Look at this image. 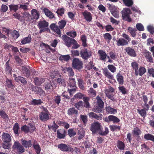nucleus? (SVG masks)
<instances>
[{
  "instance_id": "ea45409f",
  "label": "nucleus",
  "mask_w": 154,
  "mask_h": 154,
  "mask_svg": "<svg viewBox=\"0 0 154 154\" xmlns=\"http://www.w3.org/2000/svg\"><path fill=\"white\" fill-rule=\"evenodd\" d=\"M105 109L106 112L109 113L114 114L117 112L116 109L112 108L110 106H106Z\"/></svg>"
},
{
  "instance_id": "b1692460",
  "label": "nucleus",
  "mask_w": 154,
  "mask_h": 154,
  "mask_svg": "<svg viewBox=\"0 0 154 154\" xmlns=\"http://www.w3.org/2000/svg\"><path fill=\"white\" fill-rule=\"evenodd\" d=\"M31 13L32 15V20L35 19V20H37L39 18V12L36 9H33L31 11Z\"/></svg>"
},
{
  "instance_id": "bf43d9fd",
  "label": "nucleus",
  "mask_w": 154,
  "mask_h": 154,
  "mask_svg": "<svg viewBox=\"0 0 154 154\" xmlns=\"http://www.w3.org/2000/svg\"><path fill=\"white\" fill-rule=\"evenodd\" d=\"M81 40L82 41V45L84 47H86L87 46L86 43V37L85 35H82L81 37Z\"/></svg>"
},
{
  "instance_id": "c85d7f7f",
  "label": "nucleus",
  "mask_w": 154,
  "mask_h": 154,
  "mask_svg": "<svg viewBox=\"0 0 154 154\" xmlns=\"http://www.w3.org/2000/svg\"><path fill=\"white\" fill-rule=\"evenodd\" d=\"M116 79L119 85H122L124 82V77L120 72L118 73L116 75Z\"/></svg>"
},
{
  "instance_id": "0eeeda50",
  "label": "nucleus",
  "mask_w": 154,
  "mask_h": 154,
  "mask_svg": "<svg viewBox=\"0 0 154 154\" xmlns=\"http://www.w3.org/2000/svg\"><path fill=\"white\" fill-rule=\"evenodd\" d=\"M43 110L40 113L39 119L42 122L46 121L50 119L51 115L47 108L43 107Z\"/></svg>"
},
{
  "instance_id": "5fc2aeb1",
  "label": "nucleus",
  "mask_w": 154,
  "mask_h": 154,
  "mask_svg": "<svg viewBox=\"0 0 154 154\" xmlns=\"http://www.w3.org/2000/svg\"><path fill=\"white\" fill-rule=\"evenodd\" d=\"M80 118L82 121L84 125L85 126L88 121V116L86 115H81Z\"/></svg>"
},
{
  "instance_id": "a878e982",
  "label": "nucleus",
  "mask_w": 154,
  "mask_h": 154,
  "mask_svg": "<svg viewBox=\"0 0 154 154\" xmlns=\"http://www.w3.org/2000/svg\"><path fill=\"white\" fill-rule=\"evenodd\" d=\"M62 71L64 73L67 72L69 76H72L74 75L73 70L71 67H64L62 69Z\"/></svg>"
},
{
  "instance_id": "de8ad7c7",
  "label": "nucleus",
  "mask_w": 154,
  "mask_h": 154,
  "mask_svg": "<svg viewBox=\"0 0 154 154\" xmlns=\"http://www.w3.org/2000/svg\"><path fill=\"white\" fill-rule=\"evenodd\" d=\"M6 85L8 88H11L12 89H14L15 88L14 85L12 83V80L7 78L6 80Z\"/></svg>"
},
{
  "instance_id": "052dcab7",
  "label": "nucleus",
  "mask_w": 154,
  "mask_h": 154,
  "mask_svg": "<svg viewBox=\"0 0 154 154\" xmlns=\"http://www.w3.org/2000/svg\"><path fill=\"white\" fill-rule=\"evenodd\" d=\"M119 91L122 94L125 95L127 93V90L126 88L123 86H119L118 88Z\"/></svg>"
},
{
  "instance_id": "0e129e2a",
  "label": "nucleus",
  "mask_w": 154,
  "mask_h": 154,
  "mask_svg": "<svg viewBox=\"0 0 154 154\" xmlns=\"http://www.w3.org/2000/svg\"><path fill=\"white\" fill-rule=\"evenodd\" d=\"M78 135L79 136L78 137V140H80L84 137L85 134L83 131H79L78 132Z\"/></svg>"
},
{
  "instance_id": "f704fd0d",
  "label": "nucleus",
  "mask_w": 154,
  "mask_h": 154,
  "mask_svg": "<svg viewBox=\"0 0 154 154\" xmlns=\"http://www.w3.org/2000/svg\"><path fill=\"white\" fill-rule=\"evenodd\" d=\"M32 40L31 35L29 34L28 37L23 38L21 41V43L22 44H25L30 43Z\"/></svg>"
},
{
  "instance_id": "5701e85b",
  "label": "nucleus",
  "mask_w": 154,
  "mask_h": 154,
  "mask_svg": "<svg viewBox=\"0 0 154 154\" xmlns=\"http://www.w3.org/2000/svg\"><path fill=\"white\" fill-rule=\"evenodd\" d=\"M146 69L145 68L142 66H140L135 73V75L136 76L139 75L140 76H142L146 72Z\"/></svg>"
},
{
  "instance_id": "e2e57ef3",
  "label": "nucleus",
  "mask_w": 154,
  "mask_h": 154,
  "mask_svg": "<svg viewBox=\"0 0 154 154\" xmlns=\"http://www.w3.org/2000/svg\"><path fill=\"white\" fill-rule=\"evenodd\" d=\"M68 134L70 137H72L76 134V132L74 130L73 128H70L68 130Z\"/></svg>"
},
{
  "instance_id": "a211bd4d",
  "label": "nucleus",
  "mask_w": 154,
  "mask_h": 154,
  "mask_svg": "<svg viewBox=\"0 0 154 154\" xmlns=\"http://www.w3.org/2000/svg\"><path fill=\"white\" fill-rule=\"evenodd\" d=\"M89 117L92 119H94L100 121L102 120L103 116L101 114L98 115L93 112H91L89 113Z\"/></svg>"
},
{
  "instance_id": "9b49d317",
  "label": "nucleus",
  "mask_w": 154,
  "mask_h": 154,
  "mask_svg": "<svg viewBox=\"0 0 154 154\" xmlns=\"http://www.w3.org/2000/svg\"><path fill=\"white\" fill-rule=\"evenodd\" d=\"M144 94L145 93H144L142 95V99L144 102L143 108L146 109L147 110H148L149 108V105L152 106V105L153 101L152 99L151 98L148 104V98L147 96Z\"/></svg>"
},
{
  "instance_id": "13d9d810",
  "label": "nucleus",
  "mask_w": 154,
  "mask_h": 154,
  "mask_svg": "<svg viewBox=\"0 0 154 154\" xmlns=\"http://www.w3.org/2000/svg\"><path fill=\"white\" fill-rule=\"evenodd\" d=\"M69 84L70 88H74L76 87V82L74 79L72 78H69Z\"/></svg>"
},
{
  "instance_id": "69168bd1",
  "label": "nucleus",
  "mask_w": 154,
  "mask_h": 154,
  "mask_svg": "<svg viewBox=\"0 0 154 154\" xmlns=\"http://www.w3.org/2000/svg\"><path fill=\"white\" fill-rule=\"evenodd\" d=\"M54 101L55 103L57 105H59L60 103L61 97L60 96L57 95L54 97Z\"/></svg>"
},
{
  "instance_id": "cd10ccee",
  "label": "nucleus",
  "mask_w": 154,
  "mask_h": 154,
  "mask_svg": "<svg viewBox=\"0 0 154 154\" xmlns=\"http://www.w3.org/2000/svg\"><path fill=\"white\" fill-rule=\"evenodd\" d=\"M143 54L148 61L150 63H153V58L151 52L146 51L144 52Z\"/></svg>"
},
{
  "instance_id": "8fccbe9b",
  "label": "nucleus",
  "mask_w": 154,
  "mask_h": 154,
  "mask_svg": "<svg viewBox=\"0 0 154 154\" xmlns=\"http://www.w3.org/2000/svg\"><path fill=\"white\" fill-rule=\"evenodd\" d=\"M23 17L25 20L28 22H31L32 20V17L30 14L27 12H24L23 14Z\"/></svg>"
},
{
  "instance_id": "f3484780",
  "label": "nucleus",
  "mask_w": 154,
  "mask_h": 154,
  "mask_svg": "<svg viewBox=\"0 0 154 154\" xmlns=\"http://www.w3.org/2000/svg\"><path fill=\"white\" fill-rule=\"evenodd\" d=\"M125 50L127 54L129 56L133 57H136L137 55L136 51L133 48L130 47H127Z\"/></svg>"
},
{
  "instance_id": "37998d69",
  "label": "nucleus",
  "mask_w": 154,
  "mask_h": 154,
  "mask_svg": "<svg viewBox=\"0 0 154 154\" xmlns=\"http://www.w3.org/2000/svg\"><path fill=\"white\" fill-rule=\"evenodd\" d=\"M141 131L140 129L137 127L134 128L132 131V134L135 136L140 137L139 135L141 134Z\"/></svg>"
},
{
  "instance_id": "6ab92c4d",
  "label": "nucleus",
  "mask_w": 154,
  "mask_h": 154,
  "mask_svg": "<svg viewBox=\"0 0 154 154\" xmlns=\"http://www.w3.org/2000/svg\"><path fill=\"white\" fill-rule=\"evenodd\" d=\"M66 133V131L64 129L58 130L57 133V138L60 139H64Z\"/></svg>"
},
{
  "instance_id": "39448f33",
  "label": "nucleus",
  "mask_w": 154,
  "mask_h": 154,
  "mask_svg": "<svg viewBox=\"0 0 154 154\" xmlns=\"http://www.w3.org/2000/svg\"><path fill=\"white\" fill-rule=\"evenodd\" d=\"M96 106L93 109V111L95 112H101L103 108L104 103L101 97L97 96L96 97Z\"/></svg>"
},
{
  "instance_id": "7c9ffc66",
  "label": "nucleus",
  "mask_w": 154,
  "mask_h": 154,
  "mask_svg": "<svg viewBox=\"0 0 154 154\" xmlns=\"http://www.w3.org/2000/svg\"><path fill=\"white\" fill-rule=\"evenodd\" d=\"M34 81L35 85L39 86L44 82L45 80L43 78L35 77L34 78Z\"/></svg>"
},
{
  "instance_id": "3c124183",
  "label": "nucleus",
  "mask_w": 154,
  "mask_h": 154,
  "mask_svg": "<svg viewBox=\"0 0 154 154\" xmlns=\"http://www.w3.org/2000/svg\"><path fill=\"white\" fill-rule=\"evenodd\" d=\"M43 103L41 99H33L31 102V104L34 105H39Z\"/></svg>"
},
{
  "instance_id": "473e14b6",
  "label": "nucleus",
  "mask_w": 154,
  "mask_h": 154,
  "mask_svg": "<svg viewBox=\"0 0 154 154\" xmlns=\"http://www.w3.org/2000/svg\"><path fill=\"white\" fill-rule=\"evenodd\" d=\"M15 81L18 83L20 82L23 85H26L27 83V81L26 79L21 76H18L17 78H16Z\"/></svg>"
},
{
  "instance_id": "aec40b11",
  "label": "nucleus",
  "mask_w": 154,
  "mask_h": 154,
  "mask_svg": "<svg viewBox=\"0 0 154 154\" xmlns=\"http://www.w3.org/2000/svg\"><path fill=\"white\" fill-rule=\"evenodd\" d=\"M82 14L86 21L89 22L92 21V17L90 12L85 11L82 12Z\"/></svg>"
},
{
  "instance_id": "680f3d73",
  "label": "nucleus",
  "mask_w": 154,
  "mask_h": 154,
  "mask_svg": "<svg viewBox=\"0 0 154 154\" xmlns=\"http://www.w3.org/2000/svg\"><path fill=\"white\" fill-rule=\"evenodd\" d=\"M10 10L11 11H14L16 12L18 10V5H9Z\"/></svg>"
},
{
  "instance_id": "7ed1b4c3",
  "label": "nucleus",
  "mask_w": 154,
  "mask_h": 154,
  "mask_svg": "<svg viewBox=\"0 0 154 154\" xmlns=\"http://www.w3.org/2000/svg\"><path fill=\"white\" fill-rule=\"evenodd\" d=\"M2 137L3 142L2 144L3 148L5 149H8L10 147V143L11 140L10 135L8 133L4 132L2 134Z\"/></svg>"
},
{
  "instance_id": "20e7f679",
  "label": "nucleus",
  "mask_w": 154,
  "mask_h": 154,
  "mask_svg": "<svg viewBox=\"0 0 154 154\" xmlns=\"http://www.w3.org/2000/svg\"><path fill=\"white\" fill-rule=\"evenodd\" d=\"M123 38H120L116 40V45L118 46L126 45L128 44V42L131 39L129 35L125 33L122 34Z\"/></svg>"
},
{
  "instance_id": "a18cd8bd",
  "label": "nucleus",
  "mask_w": 154,
  "mask_h": 154,
  "mask_svg": "<svg viewBox=\"0 0 154 154\" xmlns=\"http://www.w3.org/2000/svg\"><path fill=\"white\" fill-rule=\"evenodd\" d=\"M128 30L129 33H130L131 36L132 37H135L136 35V32L137 29L135 28H133L131 27L128 28Z\"/></svg>"
},
{
  "instance_id": "338daca9",
  "label": "nucleus",
  "mask_w": 154,
  "mask_h": 154,
  "mask_svg": "<svg viewBox=\"0 0 154 154\" xmlns=\"http://www.w3.org/2000/svg\"><path fill=\"white\" fill-rule=\"evenodd\" d=\"M57 83L61 86H65L66 85L65 81L64 79L58 78L57 79Z\"/></svg>"
},
{
  "instance_id": "9d476101",
  "label": "nucleus",
  "mask_w": 154,
  "mask_h": 154,
  "mask_svg": "<svg viewBox=\"0 0 154 154\" xmlns=\"http://www.w3.org/2000/svg\"><path fill=\"white\" fill-rule=\"evenodd\" d=\"M72 67L73 69L80 70L83 67L82 61L78 58H74L72 61Z\"/></svg>"
},
{
  "instance_id": "c9c22d12",
  "label": "nucleus",
  "mask_w": 154,
  "mask_h": 154,
  "mask_svg": "<svg viewBox=\"0 0 154 154\" xmlns=\"http://www.w3.org/2000/svg\"><path fill=\"white\" fill-rule=\"evenodd\" d=\"M20 127L19 124L17 123H16L13 127L14 132L15 135L18 136L20 133V131L19 130Z\"/></svg>"
},
{
  "instance_id": "412c9836",
  "label": "nucleus",
  "mask_w": 154,
  "mask_h": 154,
  "mask_svg": "<svg viewBox=\"0 0 154 154\" xmlns=\"http://www.w3.org/2000/svg\"><path fill=\"white\" fill-rule=\"evenodd\" d=\"M97 53L99 57L100 60L105 61L107 55L104 51L102 50H99L98 51Z\"/></svg>"
},
{
  "instance_id": "4be33fe9",
  "label": "nucleus",
  "mask_w": 154,
  "mask_h": 154,
  "mask_svg": "<svg viewBox=\"0 0 154 154\" xmlns=\"http://www.w3.org/2000/svg\"><path fill=\"white\" fill-rule=\"evenodd\" d=\"M41 9L43 10L45 15L50 19H53L54 17V14L51 12L48 8H44Z\"/></svg>"
},
{
  "instance_id": "4d7b16f0",
  "label": "nucleus",
  "mask_w": 154,
  "mask_h": 154,
  "mask_svg": "<svg viewBox=\"0 0 154 154\" xmlns=\"http://www.w3.org/2000/svg\"><path fill=\"white\" fill-rule=\"evenodd\" d=\"M122 1L125 5L128 7H131L133 4L132 0H122Z\"/></svg>"
},
{
  "instance_id": "1a4fd4ad",
  "label": "nucleus",
  "mask_w": 154,
  "mask_h": 154,
  "mask_svg": "<svg viewBox=\"0 0 154 154\" xmlns=\"http://www.w3.org/2000/svg\"><path fill=\"white\" fill-rule=\"evenodd\" d=\"M92 52L91 51H88L87 48H84L80 51L81 57L85 60H87L88 58L91 57L92 55Z\"/></svg>"
},
{
  "instance_id": "49530a36",
  "label": "nucleus",
  "mask_w": 154,
  "mask_h": 154,
  "mask_svg": "<svg viewBox=\"0 0 154 154\" xmlns=\"http://www.w3.org/2000/svg\"><path fill=\"white\" fill-rule=\"evenodd\" d=\"M144 139L147 140H151L154 142V136L149 134H145L144 136Z\"/></svg>"
},
{
  "instance_id": "4468645a",
  "label": "nucleus",
  "mask_w": 154,
  "mask_h": 154,
  "mask_svg": "<svg viewBox=\"0 0 154 154\" xmlns=\"http://www.w3.org/2000/svg\"><path fill=\"white\" fill-rule=\"evenodd\" d=\"M13 149H16L19 154H21L25 151V149L22 145L19 142H14L12 146Z\"/></svg>"
},
{
  "instance_id": "72a5a7b5",
  "label": "nucleus",
  "mask_w": 154,
  "mask_h": 154,
  "mask_svg": "<svg viewBox=\"0 0 154 154\" xmlns=\"http://www.w3.org/2000/svg\"><path fill=\"white\" fill-rule=\"evenodd\" d=\"M10 60L9 59L5 63V71L7 73L11 74L12 72V70L11 67L10 66L9 62Z\"/></svg>"
},
{
  "instance_id": "79ce46f5",
  "label": "nucleus",
  "mask_w": 154,
  "mask_h": 154,
  "mask_svg": "<svg viewBox=\"0 0 154 154\" xmlns=\"http://www.w3.org/2000/svg\"><path fill=\"white\" fill-rule=\"evenodd\" d=\"M132 69L134 71V73L139 68V65L138 63L136 61L132 62L131 63Z\"/></svg>"
},
{
  "instance_id": "09e8293b",
  "label": "nucleus",
  "mask_w": 154,
  "mask_h": 154,
  "mask_svg": "<svg viewBox=\"0 0 154 154\" xmlns=\"http://www.w3.org/2000/svg\"><path fill=\"white\" fill-rule=\"evenodd\" d=\"M148 110H147L146 109H137V112L139 113L141 116L144 118L146 116V111Z\"/></svg>"
},
{
  "instance_id": "dca6fc26",
  "label": "nucleus",
  "mask_w": 154,
  "mask_h": 154,
  "mask_svg": "<svg viewBox=\"0 0 154 154\" xmlns=\"http://www.w3.org/2000/svg\"><path fill=\"white\" fill-rule=\"evenodd\" d=\"M62 38L65 42V44L69 48L71 46V44L73 42L72 39H74L70 38L66 35H63Z\"/></svg>"
},
{
  "instance_id": "ddd939ff",
  "label": "nucleus",
  "mask_w": 154,
  "mask_h": 154,
  "mask_svg": "<svg viewBox=\"0 0 154 154\" xmlns=\"http://www.w3.org/2000/svg\"><path fill=\"white\" fill-rule=\"evenodd\" d=\"M57 147L60 150L64 152H71L73 150V149L70 146L65 143H61L58 144Z\"/></svg>"
},
{
  "instance_id": "603ef678",
  "label": "nucleus",
  "mask_w": 154,
  "mask_h": 154,
  "mask_svg": "<svg viewBox=\"0 0 154 154\" xmlns=\"http://www.w3.org/2000/svg\"><path fill=\"white\" fill-rule=\"evenodd\" d=\"M0 116L1 117L4 119L8 121L9 119V117L5 111L0 110Z\"/></svg>"
},
{
  "instance_id": "2eb2a0df",
  "label": "nucleus",
  "mask_w": 154,
  "mask_h": 154,
  "mask_svg": "<svg viewBox=\"0 0 154 154\" xmlns=\"http://www.w3.org/2000/svg\"><path fill=\"white\" fill-rule=\"evenodd\" d=\"M103 120L109 123L112 122L113 123H117L119 122L120 119L116 116L113 115H109L108 117H105L103 119Z\"/></svg>"
},
{
  "instance_id": "2f4dec72",
  "label": "nucleus",
  "mask_w": 154,
  "mask_h": 154,
  "mask_svg": "<svg viewBox=\"0 0 154 154\" xmlns=\"http://www.w3.org/2000/svg\"><path fill=\"white\" fill-rule=\"evenodd\" d=\"M21 143L22 145L25 148L30 147L32 146V141L31 140L27 141L22 139Z\"/></svg>"
},
{
  "instance_id": "c756f323",
  "label": "nucleus",
  "mask_w": 154,
  "mask_h": 154,
  "mask_svg": "<svg viewBox=\"0 0 154 154\" xmlns=\"http://www.w3.org/2000/svg\"><path fill=\"white\" fill-rule=\"evenodd\" d=\"M116 146L120 150H124L126 147L125 143L120 140L116 142Z\"/></svg>"
},
{
  "instance_id": "774afa93",
  "label": "nucleus",
  "mask_w": 154,
  "mask_h": 154,
  "mask_svg": "<svg viewBox=\"0 0 154 154\" xmlns=\"http://www.w3.org/2000/svg\"><path fill=\"white\" fill-rule=\"evenodd\" d=\"M11 34L14 39H17L20 35L18 32L16 30L13 31Z\"/></svg>"
},
{
  "instance_id": "f8f14e48",
  "label": "nucleus",
  "mask_w": 154,
  "mask_h": 154,
  "mask_svg": "<svg viewBox=\"0 0 154 154\" xmlns=\"http://www.w3.org/2000/svg\"><path fill=\"white\" fill-rule=\"evenodd\" d=\"M32 91L34 92L35 94L41 96L44 95L45 94V92L41 87L34 85L31 84Z\"/></svg>"
},
{
  "instance_id": "bb28decb",
  "label": "nucleus",
  "mask_w": 154,
  "mask_h": 154,
  "mask_svg": "<svg viewBox=\"0 0 154 154\" xmlns=\"http://www.w3.org/2000/svg\"><path fill=\"white\" fill-rule=\"evenodd\" d=\"M78 113V111L74 107L69 109L67 111V114L69 116H76Z\"/></svg>"
},
{
  "instance_id": "e433bc0d",
  "label": "nucleus",
  "mask_w": 154,
  "mask_h": 154,
  "mask_svg": "<svg viewBox=\"0 0 154 154\" xmlns=\"http://www.w3.org/2000/svg\"><path fill=\"white\" fill-rule=\"evenodd\" d=\"M23 73L26 77H29L30 76V72H32V70L30 69L25 67L23 68Z\"/></svg>"
},
{
  "instance_id": "864d4df0",
  "label": "nucleus",
  "mask_w": 154,
  "mask_h": 154,
  "mask_svg": "<svg viewBox=\"0 0 154 154\" xmlns=\"http://www.w3.org/2000/svg\"><path fill=\"white\" fill-rule=\"evenodd\" d=\"M85 96V95L84 94H83L80 93H78L74 96L72 99H83V98L84 97H86Z\"/></svg>"
},
{
  "instance_id": "f03ea898",
  "label": "nucleus",
  "mask_w": 154,
  "mask_h": 154,
  "mask_svg": "<svg viewBox=\"0 0 154 154\" xmlns=\"http://www.w3.org/2000/svg\"><path fill=\"white\" fill-rule=\"evenodd\" d=\"M66 23V21L65 20L62 19L58 22V26L55 23H52L50 26L51 30L56 32L58 35H60L61 34L60 29H63L65 26Z\"/></svg>"
},
{
  "instance_id": "393cba45",
  "label": "nucleus",
  "mask_w": 154,
  "mask_h": 154,
  "mask_svg": "<svg viewBox=\"0 0 154 154\" xmlns=\"http://www.w3.org/2000/svg\"><path fill=\"white\" fill-rule=\"evenodd\" d=\"M103 73L105 76L107 78L110 79H113L114 78L113 75L109 72L106 68H104L102 69Z\"/></svg>"
},
{
  "instance_id": "c03bdc74",
  "label": "nucleus",
  "mask_w": 154,
  "mask_h": 154,
  "mask_svg": "<svg viewBox=\"0 0 154 154\" xmlns=\"http://www.w3.org/2000/svg\"><path fill=\"white\" fill-rule=\"evenodd\" d=\"M70 56L69 55H60L59 57V60L61 61H65L68 62L70 59Z\"/></svg>"
},
{
  "instance_id": "6e6552de",
  "label": "nucleus",
  "mask_w": 154,
  "mask_h": 154,
  "mask_svg": "<svg viewBox=\"0 0 154 154\" xmlns=\"http://www.w3.org/2000/svg\"><path fill=\"white\" fill-rule=\"evenodd\" d=\"M122 17L123 20L131 22L132 21V19L130 15L131 14L130 9L128 8H125L123 9L122 11Z\"/></svg>"
},
{
  "instance_id": "f257e3e1",
  "label": "nucleus",
  "mask_w": 154,
  "mask_h": 154,
  "mask_svg": "<svg viewBox=\"0 0 154 154\" xmlns=\"http://www.w3.org/2000/svg\"><path fill=\"white\" fill-rule=\"evenodd\" d=\"M90 130L93 134L99 132V134L101 136H106L109 132L108 128L106 127H105L104 131H103L101 123L98 122H94L91 124Z\"/></svg>"
},
{
  "instance_id": "58836bf2",
  "label": "nucleus",
  "mask_w": 154,
  "mask_h": 154,
  "mask_svg": "<svg viewBox=\"0 0 154 154\" xmlns=\"http://www.w3.org/2000/svg\"><path fill=\"white\" fill-rule=\"evenodd\" d=\"M65 9L64 8H59L55 12L58 17L60 18L62 17L65 13Z\"/></svg>"
},
{
  "instance_id": "a19ab883",
  "label": "nucleus",
  "mask_w": 154,
  "mask_h": 154,
  "mask_svg": "<svg viewBox=\"0 0 154 154\" xmlns=\"http://www.w3.org/2000/svg\"><path fill=\"white\" fill-rule=\"evenodd\" d=\"M89 100L90 98L88 97H86L83 98L84 106L86 108H89L90 107V103L89 102Z\"/></svg>"
},
{
  "instance_id": "6e6d98bb",
  "label": "nucleus",
  "mask_w": 154,
  "mask_h": 154,
  "mask_svg": "<svg viewBox=\"0 0 154 154\" xmlns=\"http://www.w3.org/2000/svg\"><path fill=\"white\" fill-rule=\"evenodd\" d=\"M78 85L79 88L81 90H84L85 88L83 85L84 82L83 79H78Z\"/></svg>"
},
{
  "instance_id": "4c0bfd02",
  "label": "nucleus",
  "mask_w": 154,
  "mask_h": 154,
  "mask_svg": "<svg viewBox=\"0 0 154 154\" xmlns=\"http://www.w3.org/2000/svg\"><path fill=\"white\" fill-rule=\"evenodd\" d=\"M33 148L35 150L37 154H39L41 150V148L37 141L34 140L33 144Z\"/></svg>"
},
{
  "instance_id": "423d86ee",
  "label": "nucleus",
  "mask_w": 154,
  "mask_h": 154,
  "mask_svg": "<svg viewBox=\"0 0 154 154\" xmlns=\"http://www.w3.org/2000/svg\"><path fill=\"white\" fill-rule=\"evenodd\" d=\"M38 26L39 29V32H48L49 31L48 23L45 20L40 21L38 22Z\"/></svg>"
}]
</instances>
